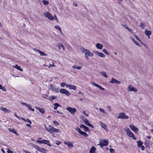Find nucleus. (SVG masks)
I'll return each instance as SVG.
<instances>
[{
  "label": "nucleus",
  "instance_id": "obj_43",
  "mask_svg": "<svg viewBox=\"0 0 153 153\" xmlns=\"http://www.w3.org/2000/svg\"><path fill=\"white\" fill-rule=\"evenodd\" d=\"M67 85L66 83L64 82H62L60 84L61 86L62 87H64L65 85L66 86Z\"/></svg>",
  "mask_w": 153,
  "mask_h": 153
},
{
  "label": "nucleus",
  "instance_id": "obj_25",
  "mask_svg": "<svg viewBox=\"0 0 153 153\" xmlns=\"http://www.w3.org/2000/svg\"><path fill=\"white\" fill-rule=\"evenodd\" d=\"M1 110L4 111L5 113H9L11 111L5 108H2L1 109Z\"/></svg>",
  "mask_w": 153,
  "mask_h": 153
},
{
  "label": "nucleus",
  "instance_id": "obj_39",
  "mask_svg": "<svg viewBox=\"0 0 153 153\" xmlns=\"http://www.w3.org/2000/svg\"><path fill=\"white\" fill-rule=\"evenodd\" d=\"M59 88H54V90L53 91L57 93L59 92Z\"/></svg>",
  "mask_w": 153,
  "mask_h": 153
},
{
  "label": "nucleus",
  "instance_id": "obj_33",
  "mask_svg": "<svg viewBox=\"0 0 153 153\" xmlns=\"http://www.w3.org/2000/svg\"><path fill=\"white\" fill-rule=\"evenodd\" d=\"M57 98V97L56 96H52L50 97V99H49L50 100H54Z\"/></svg>",
  "mask_w": 153,
  "mask_h": 153
},
{
  "label": "nucleus",
  "instance_id": "obj_10",
  "mask_svg": "<svg viewBox=\"0 0 153 153\" xmlns=\"http://www.w3.org/2000/svg\"><path fill=\"white\" fill-rule=\"evenodd\" d=\"M93 52L96 55L100 57L103 58H105V56L103 53L100 52L98 51H93Z\"/></svg>",
  "mask_w": 153,
  "mask_h": 153
},
{
  "label": "nucleus",
  "instance_id": "obj_50",
  "mask_svg": "<svg viewBox=\"0 0 153 153\" xmlns=\"http://www.w3.org/2000/svg\"><path fill=\"white\" fill-rule=\"evenodd\" d=\"M48 95H47L43 94L42 97L45 99H48L47 98Z\"/></svg>",
  "mask_w": 153,
  "mask_h": 153
},
{
  "label": "nucleus",
  "instance_id": "obj_18",
  "mask_svg": "<svg viewBox=\"0 0 153 153\" xmlns=\"http://www.w3.org/2000/svg\"><path fill=\"white\" fill-rule=\"evenodd\" d=\"M35 108L38 110L42 114H43L45 113V110L42 108H41L38 107H35Z\"/></svg>",
  "mask_w": 153,
  "mask_h": 153
},
{
  "label": "nucleus",
  "instance_id": "obj_38",
  "mask_svg": "<svg viewBox=\"0 0 153 153\" xmlns=\"http://www.w3.org/2000/svg\"><path fill=\"white\" fill-rule=\"evenodd\" d=\"M84 122L85 124L87 126L88 124H89V123H88V121L87 118L85 119V120H84Z\"/></svg>",
  "mask_w": 153,
  "mask_h": 153
},
{
  "label": "nucleus",
  "instance_id": "obj_55",
  "mask_svg": "<svg viewBox=\"0 0 153 153\" xmlns=\"http://www.w3.org/2000/svg\"><path fill=\"white\" fill-rule=\"evenodd\" d=\"M85 126L83 124H81V125L80 126V128H84L85 127Z\"/></svg>",
  "mask_w": 153,
  "mask_h": 153
},
{
  "label": "nucleus",
  "instance_id": "obj_20",
  "mask_svg": "<svg viewBox=\"0 0 153 153\" xmlns=\"http://www.w3.org/2000/svg\"><path fill=\"white\" fill-rule=\"evenodd\" d=\"M39 151L43 153H47L48 151L44 148H41L39 149Z\"/></svg>",
  "mask_w": 153,
  "mask_h": 153
},
{
  "label": "nucleus",
  "instance_id": "obj_63",
  "mask_svg": "<svg viewBox=\"0 0 153 153\" xmlns=\"http://www.w3.org/2000/svg\"><path fill=\"white\" fill-rule=\"evenodd\" d=\"M26 126L27 127H29L30 128H31L32 127L29 124H26Z\"/></svg>",
  "mask_w": 153,
  "mask_h": 153
},
{
  "label": "nucleus",
  "instance_id": "obj_15",
  "mask_svg": "<svg viewBox=\"0 0 153 153\" xmlns=\"http://www.w3.org/2000/svg\"><path fill=\"white\" fill-rule=\"evenodd\" d=\"M126 131L127 132V134L129 137H131L134 136V134L133 133L130 131L129 128H127L126 129Z\"/></svg>",
  "mask_w": 153,
  "mask_h": 153
},
{
  "label": "nucleus",
  "instance_id": "obj_27",
  "mask_svg": "<svg viewBox=\"0 0 153 153\" xmlns=\"http://www.w3.org/2000/svg\"><path fill=\"white\" fill-rule=\"evenodd\" d=\"M53 105L54 106L53 109L54 110L57 109L58 107H61L60 105L58 103H55Z\"/></svg>",
  "mask_w": 153,
  "mask_h": 153
},
{
  "label": "nucleus",
  "instance_id": "obj_14",
  "mask_svg": "<svg viewBox=\"0 0 153 153\" xmlns=\"http://www.w3.org/2000/svg\"><path fill=\"white\" fill-rule=\"evenodd\" d=\"M109 83H115L116 84H119L120 83V81L116 80L114 78L112 77L111 78V80L109 82Z\"/></svg>",
  "mask_w": 153,
  "mask_h": 153
},
{
  "label": "nucleus",
  "instance_id": "obj_3",
  "mask_svg": "<svg viewBox=\"0 0 153 153\" xmlns=\"http://www.w3.org/2000/svg\"><path fill=\"white\" fill-rule=\"evenodd\" d=\"M94 54L91 52H90L89 50H88L87 51L85 54V57L87 59L89 58L88 56L92 57L93 56Z\"/></svg>",
  "mask_w": 153,
  "mask_h": 153
},
{
  "label": "nucleus",
  "instance_id": "obj_17",
  "mask_svg": "<svg viewBox=\"0 0 153 153\" xmlns=\"http://www.w3.org/2000/svg\"><path fill=\"white\" fill-rule=\"evenodd\" d=\"M128 91H133L135 92L137 91V89H135L134 87L129 85L128 88Z\"/></svg>",
  "mask_w": 153,
  "mask_h": 153
},
{
  "label": "nucleus",
  "instance_id": "obj_2",
  "mask_svg": "<svg viewBox=\"0 0 153 153\" xmlns=\"http://www.w3.org/2000/svg\"><path fill=\"white\" fill-rule=\"evenodd\" d=\"M44 16L50 20L53 21L54 19L53 16L48 12H46L44 13Z\"/></svg>",
  "mask_w": 153,
  "mask_h": 153
},
{
  "label": "nucleus",
  "instance_id": "obj_22",
  "mask_svg": "<svg viewBox=\"0 0 153 153\" xmlns=\"http://www.w3.org/2000/svg\"><path fill=\"white\" fill-rule=\"evenodd\" d=\"M144 33L147 36H150L152 33L151 31L148 30L147 29L145 30Z\"/></svg>",
  "mask_w": 153,
  "mask_h": 153
},
{
  "label": "nucleus",
  "instance_id": "obj_42",
  "mask_svg": "<svg viewBox=\"0 0 153 153\" xmlns=\"http://www.w3.org/2000/svg\"><path fill=\"white\" fill-rule=\"evenodd\" d=\"M110 152L111 153H114L115 152V150L112 148H110L109 149Z\"/></svg>",
  "mask_w": 153,
  "mask_h": 153
},
{
  "label": "nucleus",
  "instance_id": "obj_32",
  "mask_svg": "<svg viewBox=\"0 0 153 153\" xmlns=\"http://www.w3.org/2000/svg\"><path fill=\"white\" fill-rule=\"evenodd\" d=\"M102 52L105 53L107 55H108L109 54V53L107 51L106 49H103L102 50Z\"/></svg>",
  "mask_w": 153,
  "mask_h": 153
},
{
  "label": "nucleus",
  "instance_id": "obj_29",
  "mask_svg": "<svg viewBox=\"0 0 153 153\" xmlns=\"http://www.w3.org/2000/svg\"><path fill=\"white\" fill-rule=\"evenodd\" d=\"M9 130L10 132H12L14 134H16L17 136H18L19 134L17 133L16 131L14 129L9 128Z\"/></svg>",
  "mask_w": 153,
  "mask_h": 153
},
{
  "label": "nucleus",
  "instance_id": "obj_59",
  "mask_svg": "<svg viewBox=\"0 0 153 153\" xmlns=\"http://www.w3.org/2000/svg\"><path fill=\"white\" fill-rule=\"evenodd\" d=\"M61 143V142H59L58 141H56V144L58 145H59V144H60Z\"/></svg>",
  "mask_w": 153,
  "mask_h": 153
},
{
  "label": "nucleus",
  "instance_id": "obj_36",
  "mask_svg": "<svg viewBox=\"0 0 153 153\" xmlns=\"http://www.w3.org/2000/svg\"><path fill=\"white\" fill-rule=\"evenodd\" d=\"M54 27L56 29L58 30L59 31H60L62 29L58 25H56L54 26Z\"/></svg>",
  "mask_w": 153,
  "mask_h": 153
},
{
  "label": "nucleus",
  "instance_id": "obj_12",
  "mask_svg": "<svg viewBox=\"0 0 153 153\" xmlns=\"http://www.w3.org/2000/svg\"><path fill=\"white\" fill-rule=\"evenodd\" d=\"M100 125H101L102 128H103L106 131H108V129L106 124L101 122H100Z\"/></svg>",
  "mask_w": 153,
  "mask_h": 153
},
{
  "label": "nucleus",
  "instance_id": "obj_62",
  "mask_svg": "<svg viewBox=\"0 0 153 153\" xmlns=\"http://www.w3.org/2000/svg\"><path fill=\"white\" fill-rule=\"evenodd\" d=\"M140 148H141V149L142 150H144V149H145V147L144 146H141L140 147Z\"/></svg>",
  "mask_w": 153,
  "mask_h": 153
},
{
  "label": "nucleus",
  "instance_id": "obj_58",
  "mask_svg": "<svg viewBox=\"0 0 153 153\" xmlns=\"http://www.w3.org/2000/svg\"><path fill=\"white\" fill-rule=\"evenodd\" d=\"M26 121L29 123L30 124H31L32 123V122L29 119H27L25 121Z\"/></svg>",
  "mask_w": 153,
  "mask_h": 153
},
{
  "label": "nucleus",
  "instance_id": "obj_53",
  "mask_svg": "<svg viewBox=\"0 0 153 153\" xmlns=\"http://www.w3.org/2000/svg\"><path fill=\"white\" fill-rule=\"evenodd\" d=\"M122 25L123 27H124L125 28H126L127 30L128 29V27L126 25Z\"/></svg>",
  "mask_w": 153,
  "mask_h": 153
},
{
  "label": "nucleus",
  "instance_id": "obj_23",
  "mask_svg": "<svg viewBox=\"0 0 153 153\" xmlns=\"http://www.w3.org/2000/svg\"><path fill=\"white\" fill-rule=\"evenodd\" d=\"M96 148L94 146H92L90 150V153H95Z\"/></svg>",
  "mask_w": 153,
  "mask_h": 153
},
{
  "label": "nucleus",
  "instance_id": "obj_8",
  "mask_svg": "<svg viewBox=\"0 0 153 153\" xmlns=\"http://www.w3.org/2000/svg\"><path fill=\"white\" fill-rule=\"evenodd\" d=\"M66 109L69 111L70 112L71 114H74V113L76 111V109L74 108L68 107L66 108Z\"/></svg>",
  "mask_w": 153,
  "mask_h": 153
},
{
  "label": "nucleus",
  "instance_id": "obj_11",
  "mask_svg": "<svg viewBox=\"0 0 153 153\" xmlns=\"http://www.w3.org/2000/svg\"><path fill=\"white\" fill-rule=\"evenodd\" d=\"M91 84L92 85L98 88L100 90L102 91H104L105 90V88H104L102 87L101 86L99 85H98L96 83L94 82H91Z\"/></svg>",
  "mask_w": 153,
  "mask_h": 153
},
{
  "label": "nucleus",
  "instance_id": "obj_52",
  "mask_svg": "<svg viewBox=\"0 0 153 153\" xmlns=\"http://www.w3.org/2000/svg\"><path fill=\"white\" fill-rule=\"evenodd\" d=\"M43 140H37L36 141V142L39 143H44V142H43Z\"/></svg>",
  "mask_w": 153,
  "mask_h": 153
},
{
  "label": "nucleus",
  "instance_id": "obj_34",
  "mask_svg": "<svg viewBox=\"0 0 153 153\" xmlns=\"http://www.w3.org/2000/svg\"><path fill=\"white\" fill-rule=\"evenodd\" d=\"M42 2L44 5H47L49 4V2L48 1H46L45 0H43L42 1Z\"/></svg>",
  "mask_w": 153,
  "mask_h": 153
},
{
  "label": "nucleus",
  "instance_id": "obj_5",
  "mask_svg": "<svg viewBox=\"0 0 153 153\" xmlns=\"http://www.w3.org/2000/svg\"><path fill=\"white\" fill-rule=\"evenodd\" d=\"M59 92L60 93L64 94L67 96H69L70 95V92L68 91H67L66 89L64 88H61L60 89Z\"/></svg>",
  "mask_w": 153,
  "mask_h": 153
},
{
  "label": "nucleus",
  "instance_id": "obj_21",
  "mask_svg": "<svg viewBox=\"0 0 153 153\" xmlns=\"http://www.w3.org/2000/svg\"><path fill=\"white\" fill-rule=\"evenodd\" d=\"M13 67L14 68H16L18 70L20 71H23V70L21 68L20 66H19L17 64H16L15 66H13Z\"/></svg>",
  "mask_w": 153,
  "mask_h": 153
},
{
  "label": "nucleus",
  "instance_id": "obj_24",
  "mask_svg": "<svg viewBox=\"0 0 153 153\" xmlns=\"http://www.w3.org/2000/svg\"><path fill=\"white\" fill-rule=\"evenodd\" d=\"M43 141H43V142H44V143H42L45 144L47 145H48L49 146H51V145L49 143L50 142V141L49 140H43Z\"/></svg>",
  "mask_w": 153,
  "mask_h": 153
},
{
  "label": "nucleus",
  "instance_id": "obj_49",
  "mask_svg": "<svg viewBox=\"0 0 153 153\" xmlns=\"http://www.w3.org/2000/svg\"><path fill=\"white\" fill-rule=\"evenodd\" d=\"M41 147H39V146L36 145L35 146L36 149L37 150L39 151V149L41 148Z\"/></svg>",
  "mask_w": 153,
  "mask_h": 153
},
{
  "label": "nucleus",
  "instance_id": "obj_6",
  "mask_svg": "<svg viewBox=\"0 0 153 153\" xmlns=\"http://www.w3.org/2000/svg\"><path fill=\"white\" fill-rule=\"evenodd\" d=\"M108 145V140H102L100 141V143L99 144L101 148L102 147L104 146H106Z\"/></svg>",
  "mask_w": 153,
  "mask_h": 153
},
{
  "label": "nucleus",
  "instance_id": "obj_28",
  "mask_svg": "<svg viewBox=\"0 0 153 153\" xmlns=\"http://www.w3.org/2000/svg\"><path fill=\"white\" fill-rule=\"evenodd\" d=\"M100 73L101 75H102L105 78H107L108 77V76L105 72H101Z\"/></svg>",
  "mask_w": 153,
  "mask_h": 153
},
{
  "label": "nucleus",
  "instance_id": "obj_9",
  "mask_svg": "<svg viewBox=\"0 0 153 153\" xmlns=\"http://www.w3.org/2000/svg\"><path fill=\"white\" fill-rule=\"evenodd\" d=\"M129 127L131 130L134 131L136 133L137 132L139 131L138 128L137 127L134 126L132 125H129Z\"/></svg>",
  "mask_w": 153,
  "mask_h": 153
},
{
  "label": "nucleus",
  "instance_id": "obj_47",
  "mask_svg": "<svg viewBox=\"0 0 153 153\" xmlns=\"http://www.w3.org/2000/svg\"><path fill=\"white\" fill-rule=\"evenodd\" d=\"M18 119L20 120H24L25 121H26V120L24 119V118L22 117H20L19 116H18V117H17Z\"/></svg>",
  "mask_w": 153,
  "mask_h": 153
},
{
  "label": "nucleus",
  "instance_id": "obj_26",
  "mask_svg": "<svg viewBox=\"0 0 153 153\" xmlns=\"http://www.w3.org/2000/svg\"><path fill=\"white\" fill-rule=\"evenodd\" d=\"M80 50L82 52V53H85V52L88 50L87 49H86L84 47H81L80 48Z\"/></svg>",
  "mask_w": 153,
  "mask_h": 153
},
{
  "label": "nucleus",
  "instance_id": "obj_7",
  "mask_svg": "<svg viewBox=\"0 0 153 153\" xmlns=\"http://www.w3.org/2000/svg\"><path fill=\"white\" fill-rule=\"evenodd\" d=\"M76 130L80 134L84 136L85 137H87L88 136V135L86 133L82 131L79 127L76 128Z\"/></svg>",
  "mask_w": 153,
  "mask_h": 153
},
{
  "label": "nucleus",
  "instance_id": "obj_31",
  "mask_svg": "<svg viewBox=\"0 0 153 153\" xmlns=\"http://www.w3.org/2000/svg\"><path fill=\"white\" fill-rule=\"evenodd\" d=\"M72 67L74 69H76L78 70H80L81 68V67L77 66H72Z\"/></svg>",
  "mask_w": 153,
  "mask_h": 153
},
{
  "label": "nucleus",
  "instance_id": "obj_40",
  "mask_svg": "<svg viewBox=\"0 0 153 153\" xmlns=\"http://www.w3.org/2000/svg\"><path fill=\"white\" fill-rule=\"evenodd\" d=\"M68 146L69 148L73 147V144L71 142H69L68 144Z\"/></svg>",
  "mask_w": 153,
  "mask_h": 153
},
{
  "label": "nucleus",
  "instance_id": "obj_60",
  "mask_svg": "<svg viewBox=\"0 0 153 153\" xmlns=\"http://www.w3.org/2000/svg\"><path fill=\"white\" fill-rule=\"evenodd\" d=\"M23 151H24V152H25L26 153H31L30 152H29L27 150H25V149H23Z\"/></svg>",
  "mask_w": 153,
  "mask_h": 153
},
{
  "label": "nucleus",
  "instance_id": "obj_51",
  "mask_svg": "<svg viewBox=\"0 0 153 153\" xmlns=\"http://www.w3.org/2000/svg\"><path fill=\"white\" fill-rule=\"evenodd\" d=\"M50 86L51 87L50 88L51 89V90L53 91L54 90V89L55 88L53 87V85L51 84L50 85Z\"/></svg>",
  "mask_w": 153,
  "mask_h": 153
},
{
  "label": "nucleus",
  "instance_id": "obj_44",
  "mask_svg": "<svg viewBox=\"0 0 153 153\" xmlns=\"http://www.w3.org/2000/svg\"><path fill=\"white\" fill-rule=\"evenodd\" d=\"M84 130L85 131H89V128L86 126H85V127L84 128Z\"/></svg>",
  "mask_w": 153,
  "mask_h": 153
},
{
  "label": "nucleus",
  "instance_id": "obj_45",
  "mask_svg": "<svg viewBox=\"0 0 153 153\" xmlns=\"http://www.w3.org/2000/svg\"><path fill=\"white\" fill-rule=\"evenodd\" d=\"M134 37L135 38H136V39L137 40H138V41H139V42H140V39L138 37V36L135 35H134Z\"/></svg>",
  "mask_w": 153,
  "mask_h": 153
},
{
  "label": "nucleus",
  "instance_id": "obj_35",
  "mask_svg": "<svg viewBox=\"0 0 153 153\" xmlns=\"http://www.w3.org/2000/svg\"><path fill=\"white\" fill-rule=\"evenodd\" d=\"M139 26L140 27H141L142 29H143L145 26V24L144 23H141Z\"/></svg>",
  "mask_w": 153,
  "mask_h": 153
},
{
  "label": "nucleus",
  "instance_id": "obj_13",
  "mask_svg": "<svg viewBox=\"0 0 153 153\" xmlns=\"http://www.w3.org/2000/svg\"><path fill=\"white\" fill-rule=\"evenodd\" d=\"M33 50L35 51L38 52L40 54V55L42 56H47V55L46 53H45L44 52L41 51L37 49L36 48H33Z\"/></svg>",
  "mask_w": 153,
  "mask_h": 153
},
{
  "label": "nucleus",
  "instance_id": "obj_19",
  "mask_svg": "<svg viewBox=\"0 0 153 153\" xmlns=\"http://www.w3.org/2000/svg\"><path fill=\"white\" fill-rule=\"evenodd\" d=\"M96 46L98 49H102L103 47V45L102 44L99 43L96 44Z\"/></svg>",
  "mask_w": 153,
  "mask_h": 153
},
{
  "label": "nucleus",
  "instance_id": "obj_56",
  "mask_svg": "<svg viewBox=\"0 0 153 153\" xmlns=\"http://www.w3.org/2000/svg\"><path fill=\"white\" fill-rule=\"evenodd\" d=\"M2 90L4 91H6V90L4 87L2 86V88L1 89Z\"/></svg>",
  "mask_w": 153,
  "mask_h": 153
},
{
  "label": "nucleus",
  "instance_id": "obj_48",
  "mask_svg": "<svg viewBox=\"0 0 153 153\" xmlns=\"http://www.w3.org/2000/svg\"><path fill=\"white\" fill-rule=\"evenodd\" d=\"M7 152L8 153H13V152L9 149H7Z\"/></svg>",
  "mask_w": 153,
  "mask_h": 153
},
{
  "label": "nucleus",
  "instance_id": "obj_30",
  "mask_svg": "<svg viewBox=\"0 0 153 153\" xmlns=\"http://www.w3.org/2000/svg\"><path fill=\"white\" fill-rule=\"evenodd\" d=\"M137 146L139 147H140L143 144V143L141 141H139L137 142Z\"/></svg>",
  "mask_w": 153,
  "mask_h": 153
},
{
  "label": "nucleus",
  "instance_id": "obj_1",
  "mask_svg": "<svg viewBox=\"0 0 153 153\" xmlns=\"http://www.w3.org/2000/svg\"><path fill=\"white\" fill-rule=\"evenodd\" d=\"M45 129L52 134H53V132L58 133L60 132V131L59 129L56 128L50 125L49 126L48 128L45 126Z\"/></svg>",
  "mask_w": 153,
  "mask_h": 153
},
{
  "label": "nucleus",
  "instance_id": "obj_16",
  "mask_svg": "<svg viewBox=\"0 0 153 153\" xmlns=\"http://www.w3.org/2000/svg\"><path fill=\"white\" fill-rule=\"evenodd\" d=\"M66 87H68L69 89L75 90L76 89V87L75 85H66Z\"/></svg>",
  "mask_w": 153,
  "mask_h": 153
},
{
  "label": "nucleus",
  "instance_id": "obj_41",
  "mask_svg": "<svg viewBox=\"0 0 153 153\" xmlns=\"http://www.w3.org/2000/svg\"><path fill=\"white\" fill-rule=\"evenodd\" d=\"M53 124L56 125V126H59V123L56 121H54L53 122Z\"/></svg>",
  "mask_w": 153,
  "mask_h": 153
},
{
  "label": "nucleus",
  "instance_id": "obj_46",
  "mask_svg": "<svg viewBox=\"0 0 153 153\" xmlns=\"http://www.w3.org/2000/svg\"><path fill=\"white\" fill-rule=\"evenodd\" d=\"M26 107L28 108L30 110L31 108V105L30 104H28L26 106Z\"/></svg>",
  "mask_w": 153,
  "mask_h": 153
},
{
  "label": "nucleus",
  "instance_id": "obj_61",
  "mask_svg": "<svg viewBox=\"0 0 153 153\" xmlns=\"http://www.w3.org/2000/svg\"><path fill=\"white\" fill-rule=\"evenodd\" d=\"M23 151H24V152H25L26 153H31L30 152H29L27 150H25V149H23Z\"/></svg>",
  "mask_w": 153,
  "mask_h": 153
},
{
  "label": "nucleus",
  "instance_id": "obj_37",
  "mask_svg": "<svg viewBox=\"0 0 153 153\" xmlns=\"http://www.w3.org/2000/svg\"><path fill=\"white\" fill-rule=\"evenodd\" d=\"M99 110L100 112L102 113L103 114H105L106 113L105 110L102 108H100L99 109Z\"/></svg>",
  "mask_w": 153,
  "mask_h": 153
},
{
  "label": "nucleus",
  "instance_id": "obj_4",
  "mask_svg": "<svg viewBox=\"0 0 153 153\" xmlns=\"http://www.w3.org/2000/svg\"><path fill=\"white\" fill-rule=\"evenodd\" d=\"M118 118L120 119H128V117L125 115V113H121L119 114Z\"/></svg>",
  "mask_w": 153,
  "mask_h": 153
},
{
  "label": "nucleus",
  "instance_id": "obj_54",
  "mask_svg": "<svg viewBox=\"0 0 153 153\" xmlns=\"http://www.w3.org/2000/svg\"><path fill=\"white\" fill-rule=\"evenodd\" d=\"M87 126H90L91 128H94V126L92 124L90 123L89 124H88Z\"/></svg>",
  "mask_w": 153,
  "mask_h": 153
},
{
  "label": "nucleus",
  "instance_id": "obj_57",
  "mask_svg": "<svg viewBox=\"0 0 153 153\" xmlns=\"http://www.w3.org/2000/svg\"><path fill=\"white\" fill-rule=\"evenodd\" d=\"M107 108H108L109 111H110L112 110V109L111 106H108L107 107Z\"/></svg>",
  "mask_w": 153,
  "mask_h": 153
},
{
  "label": "nucleus",
  "instance_id": "obj_64",
  "mask_svg": "<svg viewBox=\"0 0 153 153\" xmlns=\"http://www.w3.org/2000/svg\"><path fill=\"white\" fill-rule=\"evenodd\" d=\"M128 30V31H129L130 32H131V33H133V30L131 29H130L129 28H128V29H127Z\"/></svg>",
  "mask_w": 153,
  "mask_h": 153
}]
</instances>
